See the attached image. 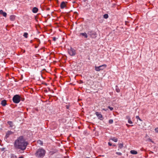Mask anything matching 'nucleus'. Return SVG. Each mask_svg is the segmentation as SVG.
<instances>
[{"mask_svg": "<svg viewBox=\"0 0 158 158\" xmlns=\"http://www.w3.org/2000/svg\"><path fill=\"white\" fill-rule=\"evenodd\" d=\"M28 144L27 142L26 141L23 136H20L15 140L14 143L15 148L21 151L24 150Z\"/></svg>", "mask_w": 158, "mask_h": 158, "instance_id": "nucleus-1", "label": "nucleus"}, {"mask_svg": "<svg viewBox=\"0 0 158 158\" xmlns=\"http://www.w3.org/2000/svg\"><path fill=\"white\" fill-rule=\"evenodd\" d=\"M45 153L44 150L42 148H39L35 153V155L38 158L42 157L44 156Z\"/></svg>", "mask_w": 158, "mask_h": 158, "instance_id": "nucleus-2", "label": "nucleus"}, {"mask_svg": "<svg viewBox=\"0 0 158 158\" xmlns=\"http://www.w3.org/2000/svg\"><path fill=\"white\" fill-rule=\"evenodd\" d=\"M68 52L69 54L72 56H75L76 54V50L72 48H70L68 49Z\"/></svg>", "mask_w": 158, "mask_h": 158, "instance_id": "nucleus-3", "label": "nucleus"}, {"mask_svg": "<svg viewBox=\"0 0 158 158\" xmlns=\"http://www.w3.org/2000/svg\"><path fill=\"white\" fill-rule=\"evenodd\" d=\"M13 101L15 103H19L20 101V96L18 95H15L13 98Z\"/></svg>", "mask_w": 158, "mask_h": 158, "instance_id": "nucleus-4", "label": "nucleus"}, {"mask_svg": "<svg viewBox=\"0 0 158 158\" xmlns=\"http://www.w3.org/2000/svg\"><path fill=\"white\" fill-rule=\"evenodd\" d=\"M88 34L90 36V37L92 38H95L97 37V34L94 31H90L88 32Z\"/></svg>", "mask_w": 158, "mask_h": 158, "instance_id": "nucleus-5", "label": "nucleus"}, {"mask_svg": "<svg viewBox=\"0 0 158 158\" xmlns=\"http://www.w3.org/2000/svg\"><path fill=\"white\" fill-rule=\"evenodd\" d=\"M107 66L106 64H104L98 67L95 66V70L97 71H99L101 70L104 69Z\"/></svg>", "mask_w": 158, "mask_h": 158, "instance_id": "nucleus-6", "label": "nucleus"}, {"mask_svg": "<svg viewBox=\"0 0 158 158\" xmlns=\"http://www.w3.org/2000/svg\"><path fill=\"white\" fill-rule=\"evenodd\" d=\"M95 114L97 116V117H98V119L100 120H102L103 119V118L102 115L101 113L98 112H96Z\"/></svg>", "mask_w": 158, "mask_h": 158, "instance_id": "nucleus-7", "label": "nucleus"}, {"mask_svg": "<svg viewBox=\"0 0 158 158\" xmlns=\"http://www.w3.org/2000/svg\"><path fill=\"white\" fill-rule=\"evenodd\" d=\"M79 36H83L85 38H88V35L85 32L83 33H80Z\"/></svg>", "mask_w": 158, "mask_h": 158, "instance_id": "nucleus-8", "label": "nucleus"}, {"mask_svg": "<svg viewBox=\"0 0 158 158\" xmlns=\"http://www.w3.org/2000/svg\"><path fill=\"white\" fill-rule=\"evenodd\" d=\"M13 133V132L11 131H8L6 133V138H8L9 137L10 135L12 134Z\"/></svg>", "mask_w": 158, "mask_h": 158, "instance_id": "nucleus-9", "label": "nucleus"}, {"mask_svg": "<svg viewBox=\"0 0 158 158\" xmlns=\"http://www.w3.org/2000/svg\"><path fill=\"white\" fill-rule=\"evenodd\" d=\"M66 6L65 3L64 2H62L60 5V7L61 9L64 8Z\"/></svg>", "mask_w": 158, "mask_h": 158, "instance_id": "nucleus-10", "label": "nucleus"}, {"mask_svg": "<svg viewBox=\"0 0 158 158\" xmlns=\"http://www.w3.org/2000/svg\"><path fill=\"white\" fill-rule=\"evenodd\" d=\"M0 14H2L4 17L6 16L7 14L5 12H4L2 10H0Z\"/></svg>", "mask_w": 158, "mask_h": 158, "instance_id": "nucleus-11", "label": "nucleus"}, {"mask_svg": "<svg viewBox=\"0 0 158 158\" xmlns=\"http://www.w3.org/2000/svg\"><path fill=\"white\" fill-rule=\"evenodd\" d=\"M10 19L11 21H14L15 19V16L13 15H10Z\"/></svg>", "mask_w": 158, "mask_h": 158, "instance_id": "nucleus-12", "label": "nucleus"}, {"mask_svg": "<svg viewBox=\"0 0 158 158\" xmlns=\"http://www.w3.org/2000/svg\"><path fill=\"white\" fill-rule=\"evenodd\" d=\"M130 153L131 154L133 155H135L137 154V152L134 150H131L130 151Z\"/></svg>", "mask_w": 158, "mask_h": 158, "instance_id": "nucleus-13", "label": "nucleus"}, {"mask_svg": "<svg viewBox=\"0 0 158 158\" xmlns=\"http://www.w3.org/2000/svg\"><path fill=\"white\" fill-rule=\"evenodd\" d=\"M38 11V9L35 7H34L32 9V12L34 13H36Z\"/></svg>", "mask_w": 158, "mask_h": 158, "instance_id": "nucleus-14", "label": "nucleus"}, {"mask_svg": "<svg viewBox=\"0 0 158 158\" xmlns=\"http://www.w3.org/2000/svg\"><path fill=\"white\" fill-rule=\"evenodd\" d=\"M110 139L115 142L118 141V139L114 137L111 138Z\"/></svg>", "mask_w": 158, "mask_h": 158, "instance_id": "nucleus-15", "label": "nucleus"}, {"mask_svg": "<svg viewBox=\"0 0 158 158\" xmlns=\"http://www.w3.org/2000/svg\"><path fill=\"white\" fill-rule=\"evenodd\" d=\"M2 106H5L6 104V102L5 100H3L2 101L1 103Z\"/></svg>", "mask_w": 158, "mask_h": 158, "instance_id": "nucleus-16", "label": "nucleus"}, {"mask_svg": "<svg viewBox=\"0 0 158 158\" xmlns=\"http://www.w3.org/2000/svg\"><path fill=\"white\" fill-rule=\"evenodd\" d=\"M8 124L10 126V127H12L13 126V123L11 121H8L7 122Z\"/></svg>", "mask_w": 158, "mask_h": 158, "instance_id": "nucleus-17", "label": "nucleus"}, {"mask_svg": "<svg viewBox=\"0 0 158 158\" xmlns=\"http://www.w3.org/2000/svg\"><path fill=\"white\" fill-rule=\"evenodd\" d=\"M118 148L120 149H121L123 148V143H119L118 144Z\"/></svg>", "mask_w": 158, "mask_h": 158, "instance_id": "nucleus-18", "label": "nucleus"}, {"mask_svg": "<svg viewBox=\"0 0 158 158\" xmlns=\"http://www.w3.org/2000/svg\"><path fill=\"white\" fill-rule=\"evenodd\" d=\"M115 90L118 93H119L120 92V89L117 86H116Z\"/></svg>", "mask_w": 158, "mask_h": 158, "instance_id": "nucleus-19", "label": "nucleus"}, {"mask_svg": "<svg viewBox=\"0 0 158 158\" xmlns=\"http://www.w3.org/2000/svg\"><path fill=\"white\" fill-rule=\"evenodd\" d=\"M37 143L38 144H39L40 145H42L43 144V142L41 141L40 140H38L37 141Z\"/></svg>", "mask_w": 158, "mask_h": 158, "instance_id": "nucleus-20", "label": "nucleus"}, {"mask_svg": "<svg viewBox=\"0 0 158 158\" xmlns=\"http://www.w3.org/2000/svg\"><path fill=\"white\" fill-rule=\"evenodd\" d=\"M103 17L105 19H107L108 17V15L107 14H105L104 15Z\"/></svg>", "mask_w": 158, "mask_h": 158, "instance_id": "nucleus-21", "label": "nucleus"}, {"mask_svg": "<svg viewBox=\"0 0 158 158\" xmlns=\"http://www.w3.org/2000/svg\"><path fill=\"white\" fill-rule=\"evenodd\" d=\"M128 122L130 124H132L133 123L132 122L130 118H128Z\"/></svg>", "mask_w": 158, "mask_h": 158, "instance_id": "nucleus-22", "label": "nucleus"}, {"mask_svg": "<svg viewBox=\"0 0 158 158\" xmlns=\"http://www.w3.org/2000/svg\"><path fill=\"white\" fill-rule=\"evenodd\" d=\"M28 34L27 33H24L23 34V36L26 38L27 37Z\"/></svg>", "mask_w": 158, "mask_h": 158, "instance_id": "nucleus-23", "label": "nucleus"}, {"mask_svg": "<svg viewBox=\"0 0 158 158\" xmlns=\"http://www.w3.org/2000/svg\"><path fill=\"white\" fill-rule=\"evenodd\" d=\"M113 121L112 119H110L109 121V123L110 124H112L113 123Z\"/></svg>", "mask_w": 158, "mask_h": 158, "instance_id": "nucleus-24", "label": "nucleus"}, {"mask_svg": "<svg viewBox=\"0 0 158 158\" xmlns=\"http://www.w3.org/2000/svg\"><path fill=\"white\" fill-rule=\"evenodd\" d=\"M116 154L119 155H122V153L120 152H116Z\"/></svg>", "mask_w": 158, "mask_h": 158, "instance_id": "nucleus-25", "label": "nucleus"}, {"mask_svg": "<svg viewBox=\"0 0 158 158\" xmlns=\"http://www.w3.org/2000/svg\"><path fill=\"white\" fill-rule=\"evenodd\" d=\"M108 108L110 110H112L113 109V108L112 107H110V106L108 107Z\"/></svg>", "mask_w": 158, "mask_h": 158, "instance_id": "nucleus-26", "label": "nucleus"}, {"mask_svg": "<svg viewBox=\"0 0 158 158\" xmlns=\"http://www.w3.org/2000/svg\"><path fill=\"white\" fill-rule=\"evenodd\" d=\"M155 131L156 132V133H158V127H157L155 129Z\"/></svg>", "mask_w": 158, "mask_h": 158, "instance_id": "nucleus-27", "label": "nucleus"}, {"mask_svg": "<svg viewBox=\"0 0 158 158\" xmlns=\"http://www.w3.org/2000/svg\"><path fill=\"white\" fill-rule=\"evenodd\" d=\"M148 140L149 141H150L152 143H153V141H152L151 139L149 138L148 139Z\"/></svg>", "mask_w": 158, "mask_h": 158, "instance_id": "nucleus-28", "label": "nucleus"}, {"mask_svg": "<svg viewBox=\"0 0 158 158\" xmlns=\"http://www.w3.org/2000/svg\"><path fill=\"white\" fill-rule=\"evenodd\" d=\"M136 118L137 119H139V120L140 121H141V119H140V118H139V116H136Z\"/></svg>", "mask_w": 158, "mask_h": 158, "instance_id": "nucleus-29", "label": "nucleus"}, {"mask_svg": "<svg viewBox=\"0 0 158 158\" xmlns=\"http://www.w3.org/2000/svg\"><path fill=\"white\" fill-rule=\"evenodd\" d=\"M108 144L110 146H111L112 145V143L110 142H108Z\"/></svg>", "mask_w": 158, "mask_h": 158, "instance_id": "nucleus-30", "label": "nucleus"}, {"mask_svg": "<svg viewBox=\"0 0 158 158\" xmlns=\"http://www.w3.org/2000/svg\"><path fill=\"white\" fill-rule=\"evenodd\" d=\"M56 40V38L55 37L53 38V40L54 41H55Z\"/></svg>", "mask_w": 158, "mask_h": 158, "instance_id": "nucleus-31", "label": "nucleus"}, {"mask_svg": "<svg viewBox=\"0 0 158 158\" xmlns=\"http://www.w3.org/2000/svg\"><path fill=\"white\" fill-rule=\"evenodd\" d=\"M102 110L106 111L108 110L107 109H104V108L102 109Z\"/></svg>", "mask_w": 158, "mask_h": 158, "instance_id": "nucleus-32", "label": "nucleus"}, {"mask_svg": "<svg viewBox=\"0 0 158 158\" xmlns=\"http://www.w3.org/2000/svg\"><path fill=\"white\" fill-rule=\"evenodd\" d=\"M126 118L128 120V118H130V117L129 116H127Z\"/></svg>", "mask_w": 158, "mask_h": 158, "instance_id": "nucleus-33", "label": "nucleus"}, {"mask_svg": "<svg viewBox=\"0 0 158 158\" xmlns=\"http://www.w3.org/2000/svg\"><path fill=\"white\" fill-rule=\"evenodd\" d=\"M126 125H127L128 127L130 126V125H128V124H126Z\"/></svg>", "mask_w": 158, "mask_h": 158, "instance_id": "nucleus-34", "label": "nucleus"}, {"mask_svg": "<svg viewBox=\"0 0 158 158\" xmlns=\"http://www.w3.org/2000/svg\"><path fill=\"white\" fill-rule=\"evenodd\" d=\"M23 157L22 156H20L19 157V158H23Z\"/></svg>", "mask_w": 158, "mask_h": 158, "instance_id": "nucleus-35", "label": "nucleus"}, {"mask_svg": "<svg viewBox=\"0 0 158 158\" xmlns=\"http://www.w3.org/2000/svg\"><path fill=\"white\" fill-rule=\"evenodd\" d=\"M113 146H115V145L114 144V145H113Z\"/></svg>", "mask_w": 158, "mask_h": 158, "instance_id": "nucleus-36", "label": "nucleus"}]
</instances>
